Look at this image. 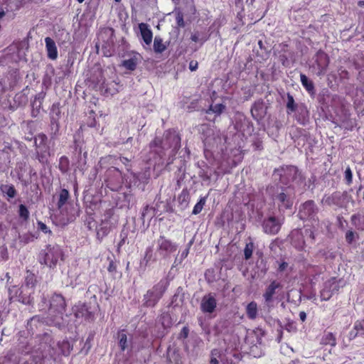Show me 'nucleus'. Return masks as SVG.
Masks as SVG:
<instances>
[{"mask_svg":"<svg viewBox=\"0 0 364 364\" xmlns=\"http://www.w3.org/2000/svg\"><path fill=\"white\" fill-rule=\"evenodd\" d=\"M50 361L49 358L44 355H33V362L35 364H48Z\"/></svg>","mask_w":364,"mask_h":364,"instance_id":"40","label":"nucleus"},{"mask_svg":"<svg viewBox=\"0 0 364 364\" xmlns=\"http://www.w3.org/2000/svg\"><path fill=\"white\" fill-rule=\"evenodd\" d=\"M38 228L43 232L45 233H47L48 232H50V230H48V228L47 227V225L46 224H44L42 222H38Z\"/></svg>","mask_w":364,"mask_h":364,"instance_id":"53","label":"nucleus"},{"mask_svg":"<svg viewBox=\"0 0 364 364\" xmlns=\"http://www.w3.org/2000/svg\"><path fill=\"white\" fill-rule=\"evenodd\" d=\"M320 343L323 346H330L331 347H334L336 346V339L332 333H325L321 339Z\"/></svg>","mask_w":364,"mask_h":364,"instance_id":"24","label":"nucleus"},{"mask_svg":"<svg viewBox=\"0 0 364 364\" xmlns=\"http://www.w3.org/2000/svg\"><path fill=\"white\" fill-rule=\"evenodd\" d=\"M316 63L318 66L317 75H324L329 63L328 56L323 51L317 52L316 55Z\"/></svg>","mask_w":364,"mask_h":364,"instance_id":"15","label":"nucleus"},{"mask_svg":"<svg viewBox=\"0 0 364 364\" xmlns=\"http://www.w3.org/2000/svg\"><path fill=\"white\" fill-rule=\"evenodd\" d=\"M137 63H138L137 58H136L134 56L129 59L123 60L122 63V65L126 69L132 71L136 69Z\"/></svg>","mask_w":364,"mask_h":364,"instance_id":"30","label":"nucleus"},{"mask_svg":"<svg viewBox=\"0 0 364 364\" xmlns=\"http://www.w3.org/2000/svg\"><path fill=\"white\" fill-rule=\"evenodd\" d=\"M340 75L341 76V77H348V73L346 70H341Z\"/></svg>","mask_w":364,"mask_h":364,"instance_id":"63","label":"nucleus"},{"mask_svg":"<svg viewBox=\"0 0 364 364\" xmlns=\"http://www.w3.org/2000/svg\"><path fill=\"white\" fill-rule=\"evenodd\" d=\"M7 252H1L0 257H1L2 260H5L7 259Z\"/></svg>","mask_w":364,"mask_h":364,"instance_id":"64","label":"nucleus"},{"mask_svg":"<svg viewBox=\"0 0 364 364\" xmlns=\"http://www.w3.org/2000/svg\"><path fill=\"white\" fill-rule=\"evenodd\" d=\"M291 242L296 249L304 248L305 242L301 232L299 230H294L291 234Z\"/></svg>","mask_w":364,"mask_h":364,"instance_id":"18","label":"nucleus"},{"mask_svg":"<svg viewBox=\"0 0 364 364\" xmlns=\"http://www.w3.org/2000/svg\"><path fill=\"white\" fill-rule=\"evenodd\" d=\"M149 146L159 155L168 149H171V152H176L181 147V138L176 132L168 131L165 132L163 139L156 137Z\"/></svg>","mask_w":364,"mask_h":364,"instance_id":"2","label":"nucleus"},{"mask_svg":"<svg viewBox=\"0 0 364 364\" xmlns=\"http://www.w3.org/2000/svg\"><path fill=\"white\" fill-rule=\"evenodd\" d=\"M189 333V329L187 326H184L179 333L180 338H186Z\"/></svg>","mask_w":364,"mask_h":364,"instance_id":"51","label":"nucleus"},{"mask_svg":"<svg viewBox=\"0 0 364 364\" xmlns=\"http://www.w3.org/2000/svg\"><path fill=\"white\" fill-rule=\"evenodd\" d=\"M342 127L346 129L352 130L353 127V123L351 121L349 122H343L342 124Z\"/></svg>","mask_w":364,"mask_h":364,"instance_id":"54","label":"nucleus"},{"mask_svg":"<svg viewBox=\"0 0 364 364\" xmlns=\"http://www.w3.org/2000/svg\"><path fill=\"white\" fill-rule=\"evenodd\" d=\"M66 306L65 299L63 295L55 293L50 299V306L48 314L46 317V324L56 326L58 328L65 326L68 323L67 320L65 318V316H68L65 314Z\"/></svg>","mask_w":364,"mask_h":364,"instance_id":"1","label":"nucleus"},{"mask_svg":"<svg viewBox=\"0 0 364 364\" xmlns=\"http://www.w3.org/2000/svg\"><path fill=\"white\" fill-rule=\"evenodd\" d=\"M284 328L289 332H296V325L294 321H288L285 325Z\"/></svg>","mask_w":364,"mask_h":364,"instance_id":"48","label":"nucleus"},{"mask_svg":"<svg viewBox=\"0 0 364 364\" xmlns=\"http://www.w3.org/2000/svg\"><path fill=\"white\" fill-rule=\"evenodd\" d=\"M350 220L356 230L364 231V211L353 214L350 218Z\"/></svg>","mask_w":364,"mask_h":364,"instance_id":"20","label":"nucleus"},{"mask_svg":"<svg viewBox=\"0 0 364 364\" xmlns=\"http://www.w3.org/2000/svg\"><path fill=\"white\" fill-rule=\"evenodd\" d=\"M245 252V257L246 259H249L252 255L253 252Z\"/></svg>","mask_w":364,"mask_h":364,"instance_id":"62","label":"nucleus"},{"mask_svg":"<svg viewBox=\"0 0 364 364\" xmlns=\"http://www.w3.org/2000/svg\"><path fill=\"white\" fill-rule=\"evenodd\" d=\"M176 21H177L178 26H184L183 17L182 14H178V15L176 16Z\"/></svg>","mask_w":364,"mask_h":364,"instance_id":"55","label":"nucleus"},{"mask_svg":"<svg viewBox=\"0 0 364 364\" xmlns=\"http://www.w3.org/2000/svg\"><path fill=\"white\" fill-rule=\"evenodd\" d=\"M341 197V193L339 192L333 193L331 196H325L322 198V203L331 205H338L339 199Z\"/></svg>","mask_w":364,"mask_h":364,"instance_id":"22","label":"nucleus"},{"mask_svg":"<svg viewBox=\"0 0 364 364\" xmlns=\"http://www.w3.org/2000/svg\"><path fill=\"white\" fill-rule=\"evenodd\" d=\"M331 350H328V353H324V354L323 355V356H322V357H321V356H320V355H319V356H318V357H317V359H318V360H323V361H326V360H328L327 357L328 356V355H329V354H331Z\"/></svg>","mask_w":364,"mask_h":364,"instance_id":"59","label":"nucleus"},{"mask_svg":"<svg viewBox=\"0 0 364 364\" xmlns=\"http://www.w3.org/2000/svg\"><path fill=\"white\" fill-rule=\"evenodd\" d=\"M288 267H289V264L287 262L283 261L279 264L277 271L279 272H282L285 271Z\"/></svg>","mask_w":364,"mask_h":364,"instance_id":"52","label":"nucleus"},{"mask_svg":"<svg viewBox=\"0 0 364 364\" xmlns=\"http://www.w3.org/2000/svg\"><path fill=\"white\" fill-rule=\"evenodd\" d=\"M117 338L119 339V346L122 351H124L129 346L131 341H128L127 336L124 331V330H122L118 332Z\"/></svg>","mask_w":364,"mask_h":364,"instance_id":"23","label":"nucleus"},{"mask_svg":"<svg viewBox=\"0 0 364 364\" xmlns=\"http://www.w3.org/2000/svg\"><path fill=\"white\" fill-rule=\"evenodd\" d=\"M300 79L302 85L306 88V90L309 92H313L314 90V86L312 81L309 80V78L304 74H301Z\"/></svg>","mask_w":364,"mask_h":364,"instance_id":"32","label":"nucleus"},{"mask_svg":"<svg viewBox=\"0 0 364 364\" xmlns=\"http://www.w3.org/2000/svg\"><path fill=\"white\" fill-rule=\"evenodd\" d=\"M299 318L301 321H305L306 319V314L304 311H301L299 313Z\"/></svg>","mask_w":364,"mask_h":364,"instance_id":"60","label":"nucleus"},{"mask_svg":"<svg viewBox=\"0 0 364 364\" xmlns=\"http://www.w3.org/2000/svg\"><path fill=\"white\" fill-rule=\"evenodd\" d=\"M358 335H360L359 331L357 329H355L354 327L353 329L349 333V338L350 339H353Z\"/></svg>","mask_w":364,"mask_h":364,"instance_id":"57","label":"nucleus"},{"mask_svg":"<svg viewBox=\"0 0 364 364\" xmlns=\"http://www.w3.org/2000/svg\"><path fill=\"white\" fill-rule=\"evenodd\" d=\"M159 250H168L176 249V246L164 237H161L157 241Z\"/></svg>","mask_w":364,"mask_h":364,"instance_id":"27","label":"nucleus"},{"mask_svg":"<svg viewBox=\"0 0 364 364\" xmlns=\"http://www.w3.org/2000/svg\"><path fill=\"white\" fill-rule=\"evenodd\" d=\"M355 329L359 331L360 335L364 336V320L356 321L355 323Z\"/></svg>","mask_w":364,"mask_h":364,"instance_id":"46","label":"nucleus"},{"mask_svg":"<svg viewBox=\"0 0 364 364\" xmlns=\"http://www.w3.org/2000/svg\"><path fill=\"white\" fill-rule=\"evenodd\" d=\"M73 311L75 317L77 318H85L87 321L93 320L94 314L90 311L87 304L84 303H79L73 307Z\"/></svg>","mask_w":364,"mask_h":364,"instance_id":"14","label":"nucleus"},{"mask_svg":"<svg viewBox=\"0 0 364 364\" xmlns=\"http://www.w3.org/2000/svg\"><path fill=\"white\" fill-rule=\"evenodd\" d=\"M45 43L48 58L55 60L58 57V50L55 41L50 37H46Z\"/></svg>","mask_w":364,"mask_h":364,"instance_id":"17","label":"nucleus"},{"mask_svg":"<svg viewBox=\"0 0 364 364\" xmlns=\"http://www.w3.org/2000/svg\"><path fill=\"white\" fill-rule=\"evenodd\" d=\"M287 107L291 112H294L296 109L294 97L290 95H288L287 96Z\"/></svg>","mask_w":364,"mask_h":364,"instance_id":"44","label":"nucleus"},{"mask_svg":"<svg viewBox=\"0 0 364 364\" xmlns=\"http://www.w3.org/2000/svg\"><path fill=\"white\" fill-rule=\"evenodd\" d=\"M160 322L164 329L171 326V318L168 314H163L160 318Z\"/></svg>","mask_w":364,"mask_h":364,"instance_id":"35","label":"nucleus"},{"mask_svg":"<svg viewBox=\"0 0 364 364\" xmlns=\"http://www.w3.org/2000/svg\"><path fill=\"white\" fill-rule=\"evenodd\" d=\"M184 301V293L181 287H178L176 292L173 296L171 305L174 306H179L183 304Z\"/></svg>","mask_w":364,"mask_h":364,"instance_id":"25","label":"nucleus"},{"mask_svg":"<svg viewBox=\"0 0 364 364\" xmlns=\"http://www.w3.org/2000/svg\"><path fill=\"white\" fill-rule=\"evenodd\" d=\"M19 215L24 220H27L29 217V212L24 205H20L19 206Z\"/></svg>","mask_w":364,"mask_h":364,"instance_id":"43","label":"nucleus"},{"mask_svg":"<svg viewBox=\"0 0 364 364\" xmlns=\"http://www.w3.org/2000/svg\"><path fill=\"white\" fill-rule=\"evenodd\" d=\"M47 141V136L43 134H39L35 139V144L36 146V149H41L46 145Z\"/></svg>","mask_w":364,"mask_h":364,"instance_id":"34","label":"nucleus"},{"mask_svg":"<svg viewBox=\"0 0 364 364\" xmlns=\"http://www.w3.org/2000/svg\"><path fill=\"white\" fill-rule=\"evenodd\" d=\"M255 248H256V247L255 246L252 240L250 238V242L246 244V247L244 250H253Z\"/></svg>","mask_w":364,"mask_h":364,"instance_id":"56","label":"nucleus"},{"mask_svg":"<svg viewBox=\"0 0 364 364\" xmlns=\"http://www.w3.org/2000/svg\"><path fill=\"white\" fill-rule=\"evenodd\" d=\"M121 240L118 243V249L120 250V249H129L130 248V246L129 245V240L127 239V237L126 236H123L122 234H121Z\"/></svg>","mask_w":364,"mask_h":364,"instance_id":"39","label":"nucleus"},{"mask_svg":"<svg viewBox=\"0 0 364 364\" xmlns=\"http://www.w3.org/2000/svg\"><path fill=\"white\" fill-rule=\"evenodd\" d=\"M198 68V62L197 61H191L190 63H189V69L191 70V71H195Z\"/></svg>","mask_w":364,"mask_h":364,"instance_id":"58","label":"nucleus"},{"mask_svg":"<svg viewBox=\"0 0 364 364\" xmlns=\"http://www.w3.org/2000/svg\"><path fill=\"white\" fill-rule=\"evenodd\" d=\"M166 358L168 363L183 364L180 350L175 345H170L167 348Z\"/></svg>","mask_w":364,"mask_h":364,"instance_id":"12","label":"nucleus"},{"mask_svg":"<svg viewBox=\"0 0 364 364\" xmlns=\"http://www.w3.org/2000/svg\"><path fill=\"white\" fill-rule=\"evenodd\" d=\"M37 283L36 275L28 270L26 272V276L25 277V282L24 284H23V287H26L29 289H33L35 290V287Z\"/></svg>","mask_w":364,"mask_h":364,"instance_id":"26","label":"nucleus"},{"mask_svg":"<svg viewBox=\"0 0 364 364\" xmlns=\"http://www.w3.org/2000/svg\"><path fill=\"white\" fill-rule=\"evenodd\" d=\"M60 259H63L62 252H41L38 255L40 263L50 268L55 267Z\"/></svg>","mask_w":364,"mask_h":364,"instance_id":"7","label":"nucleus"},{"mask_svg":"<svg viewBox=\"0 0 364 364\" xmlns=\"http://www.w3.org/2000/svg\"><path fill=\"white\" fill-rule=\"evenodd\" d=\"M281 244L282 241L276 240L270 244L269 248L271 250H275L277 248L282 249Z\"/></svg>","mask_w":364,"mask_h":364,"instance_id":"50","label":"nucleus"},{"mask_svg":"<svg viewBox=\"0 0 364 364\" xmlns=\"http://www.w3.org/2000/svg\"><path fill=\"white\" fill-rule=\"evenodd\" d=\"M188 252H181V255H180V258H179V262H181V260L184 258H186L188 255Z\"/></svg>","mask_w":364,"mask_h":364,"instance_id":"61","label":"nucleus"},{"mask_svg":"<svg viewBox=\"0 0 364 364\" xmlns=\"http://www.w3.org/2000/svg\"><path fill=\"white\" fill-rule=\"evenodd\" d=\"M273 199L277 203L280 210L289 209L293 205V196L289 188L278 189Z\"/></svg>","mask_w":364,"mask_h":364,"instance_id":"5","label":"nucleus"},{"mask_svg":"<svg viewBox=\"0 0 364 364\" xmlns=\"http://www.w3.org/2000/svg\"><path fill=\"white\" fill-rule=\"evenodd\" d=\"M139 28L144 42L146 45L149 46L151 43L153 38L151 30L149 28L148 25L144 23H139Z\"/></svg>","mask_w":364,"mask_h":364,"instance_id":"19","label":"nucleus"},{"mask_svg":"<svg viewBox=\"0 0 364 364\" xmlns=\"http://www.w3.org/2000/svg\"><path fill=\"white\" fill-rule=\"evenodd\" d=\"M44 323H46V318L42 317L39 315L34 316L28 321L26 329L33 335L43 326Z\"/></svg>","mask_w":364,"mask_h":364,"instance_id":"16","label":"nucleus"},{"mask_svg":"<svg viewBox=\"0 0 364 364\" xmlns=\"http://www.w3.org/2000/svg\"><path fill=\"white\" fill-rule=\"evenodd\" d=\"M37 155L39 161L42 164H46L48 162V158L50 156L49 148L48 146H45L41 148L37 149Z\"/></svg>","mask_w":364,"mask_h":364,"instance_id":"29","label":"nucleus"},{"mask_svg":"<svg viewBox=\"0 0 364 364\" xmlns=\"http://www.w3.org/2000/svg\"><path fill=\"white\" fill-rule=\"evenodd\" d=\"M281 287L282 286L279 282L273 281L266 288L263 297L264 299V306L267 308L268 311H270L274 307L275 300L274 296L276 294V289Z\"/></svg>","mask_w":364,"mask_h":364,"instance_id":"9","label":"nucleus"},{"mask_svg":"<svg viewBox=\"0 0 364 364\" xmlns=\"http://www.w3.org/2000/svg\"><path fill=\"white\" fill-rule=\"evenodd\" d=\"M107 259L109 260V264L107 267V270L109 272H116L117 266H116L115 262L110 257H108Z\"/></svg>","mask_w":364,"mask_h":364,"instance_id":"49","label":"nucleus"},{"mask_svg":"<svg viewBox=\"0 0 364 364\" xmlns=\"http://www.w3.org/2000/svg\"><path fill=\"white\" fill-rule=\"evenodd\" d=\"M345 179L348 185L352 183L353 173L350 167H348L345 171Z\"/></svg>","mask_w":364,"mask_h":364,"instance_id":"47","label":"nucleus"},{"mask_svg":"<svg viewBox=\"0 0 364 364\" xmlns=\"http://www.w3.org/2000/svg\"><path fill=\"white\" fill-rule=\"evenodd\" d=\"M60 114V108L57 105H53L50 110V118L52 129L55 130V133L58 130V124L57 122Z\"/></svg>","mask_w":364,"mask_h":364,"instance_id":"21","label":"nucleus"},{"mask_svg":"<svg viewBox=\"0 0 364 364\" xmlns=\"http://www.w3.org/2000/svg\"><path fill=\"white\" fill-rule=\"evenodd\" d=\"M282 223L279 218L269 216L263 220L262 228L265 233L275 235L279 231Z\"/></svg>","mask_w":364,"mask_h":364,"instance_id":"10","label":"nucleus"},{"mask_svg":"<svg viewBox=\"0 0 364 364\" xmlns=\"http://www.w3.org/2000/svg\"><path fill=\"white\" fill-rule=\"evenodd\" d=\"M109 230V228L107 227V223H102L100 226L97 228V235L105 236Z\"/></svg>","mask_w":364,"mask_h":364,"instance_id":"41","label":"nucleus"},{"mask_svg":"<svg viewBox=\"0 0 364 364\" xmlns=\"http://www.w3.org/2000/svg\"><path fill=\"white\" fill-rule=\"evenodd\" d=\"M166 290V287H163L162 284L154 287L151 289L147 291L144 296V305L147 307L154 306L160 298L162 296Z\"/></svg>","mask_w":364,"mask_h":364,"instance_id":"6","label":"nucleus"},{"mask_svg":"<svg viewBox=\"0 0 364 364\" xmlns=\"http://www.w3.org/2000/svg\"><path fill=\"white\" fill-rule=\"evenodd\" d=\"M224 109L225 106L222 104H216L215 105H211L210 107V111L218 114H220L223 111Z\"/></svg>","mask_w":364,"mask_h":364,"instance_id":"45","label":"nucleus"},{"mask_svg":"<svg viewBox=\"0 0 364 364\" xmlns=\"http://www.w3.org/2000/svg\"><path fill=\"white\" fill-rule=\"evenodd\" d=\"M69 198V192L66 189H63L59 195V200L58 202V208H61L67 202Z\"/></svg>","mask_w":364,"mask_h":364,"instance_id":"33","label":"nucleus"},{"mask_svg":"<svg viewBox=\"0 0 364 364\" xmlns=\"http://www.w3.org/2000/svg\"><path fill=\"white\" fill-rule=\"evenodd\" d=\"M205 203V198H202L200 199V200L193 207L192 213L194 215H197L201 212V210L203 208V206Z\"/></svg>","mask_w":364,"mask_h":364,"instance_id":"38","label":"nucleus"},{"mask_svg":"<svg viewBox=\"0 0 364 364\" xmlns=\"http://www.w3.org/2000/svg\"><path fill=\"white\" fill-rule=\"evenodd\" d=\"M1 191L5 193L9 198H14L16 196V190L13 186H2Z\"/></svg>","mask_w":364,"mask_h":364,"instance_id":"37","label":"nucleus"},{"mask_svg":"<svg viewBox=\"0 0 364 364\" xmlns=\"http://www.w3.org/2000/svg\"><path fill=\"white\" fill-rule=\"evenodd\" d=\"M246 314L247 316L251 320H254L257 318V304L255 301H251L247 304L246 307Z\"/></svg>","mask_w":364,"mask_h":364,"instance_id":"28","label":"nucleus"},{"mask_svg":"<svg viewBox=\"0 0 364 364\" xmlns=\"http://www.w3.org/2000/svg\"><path fill=\"white\" fill-rule=\"evenodd\" d=\"M345 285L342 279L337 280L336 278H331L324 284L323 289L321 291V298L322 300L328 301L333 295L337 294L341 288Z\"/></svg>","mask_w":364,"mask_h":364,"instance_id":"4","label":"nucleus"},{"mask_svg":"<svg viewBox=\"0 0 364 364\" xmlns=\"http://www.w3.org/2000/svg\"><path fill=\"white\" fill-rule=\"evenodd\" d=\"M318 213V208L313 200H308L303 203L299 211V217L300 219L315 220V217Z\"/></svg>","mask_w":364,"mask_h":364,"instance_id":"8","label":"nucleus"},{"mask_svg":"<svg viewBox=\"0 0 364 364\" xmlns=\"http://www.w3.org/2000/svg\"><path fill=\"white\" fill-rule=\"evenodd\" d=\"M210 364H233L231 358L219 349H213L211 351Z\"/></svg>","mask_w":364,"mask_h":364,"instance_id":"13","label":"nucleus"},{"mask_svg":"<svg viewBox=\"0 0 364 364\" xmlns=\"http://www.w3.org/2000/svg\"><path fill=\"white\" fill-rule=\"evenodd\" d=\"M166 47L163 43V40L159 36H156L154 41V50L156 53H161L166 50Z\"/></svg>","mask_w":364,"mask_h":364,"instance_id":"31","label":"nucleus"},{"mask_svg":"<svg viewBox=\"0 0 364 364\" xmlns=\"http://www.w3.org/2000/svg\"><path fill=\"white\" fill-rule=\"evenodd\" d=\"M69 168V160L66 156H62L60 159L59 168L63 173H65L68 171Z\"/></svg>","mask_w":364,"mask_h":364,"instance_id":"36","label":"nucleus"},{"mask_svg":"<svg viewBox=\"0 0 364 364\" xmlns=\"http://www.w3.org/2000/svg\"><path fill=\"white\" fill-rule=\"evenodd\" d=\"M9 298L10 301L16 299L24 304H31L33 301V294L35 290L26 287L21 286L18 289L16 286L9 288Z\"/></svg>","mask_w":364,"mask_h":364,"instance_id":"3","label":"nucleus"},{"mask_svg":"<svg viewBox=\"0 0 364 364\" xmlns=\"http://www.w3.org/2000/svg\"><path fill=\"white\" fill-rule=\"evenodd\" d=\"M358 233L353 230H348L346 233V240L348 243H351L358 237Z\"/></svg>","mask_w":364,"mask_h":364,"instance_id":"42","label":"nucleus"},{"mask_svg":"<svg viewBox=\"0 0 364 364\" xmlns=\"http://www.w3.org/2000/svg\"><path fill=\"white\" fill-rule=\"evenodd\" d=\"M217 307L216 294H205L201 300L200 309L203 313H213Z\"/></svg>","mask_w":364,"mask_h":364,"instance_id":"11","label":"nucleus"}]
</instances>
